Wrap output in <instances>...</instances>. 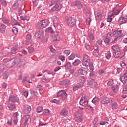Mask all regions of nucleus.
I'll use <instances>...</instances> for the list:
<instances>
[{
	"label": "nucleus",
	"instance_id": "6e6d98bb",
	"mask_svg": "<svg viewBox=\"0 0 127 127\" xmlns=\"http://www.w3.org/2000/svg\"><path fill=\"white\" fill-rule=\"evenodd\" d=\"M103 44V41L102 40H99L97 41L96 45H102Z\"/></svg>",
	"mask_w": 127,
	"mask_h": 127
},
{
	"label": "nucleus",
	"instance_id": "7ed1b4c3",
	"mask_svg": "<svg viewBox=\"0 0 127 127\" xmlns=\"http://www.w3.org/2000/svg\"><path fill=\"white\" fill-rule=\"evenodd\" d=\"M49 23H50V22H49L48 20H42L37 23V27L40 29H43V28H45V27L48 26Z\"/></svg>",
	"mask_w": 127,
	"mask_h": 127
},
{
	"label": "nucleus",
	"instance_id": "ea45409f",
	"mask_svg": "<svg viewBox=\"0 0 127 127\" xmlns=\"http://www.w3.org/2000/svg\"><path fill=\"white\" fill-rule=\"evenodd\" d=\"M12 30L14 34H17V33H18V29L15 27H13Z\"/></svg>",
	"mask_w": 127,
	"mask_h": 127
},
{
	"label": "nucleus",
	"instance_id": "a211bd4d",
	"mask_svg": "<svg viewBox=\"0 0 127 127\" xmlns=\"http://www.w3.org/2000/svg\"><path fill=\"white\" fill-rule=\"evenodd\" d=\"M121 12V11L118 9H113L112 11L109 12V14L114 16V15H118L119 13Z\"/></svg>",
	"mask_w": 127,
	"mask_h": 127
},
{
	"label": "nucleus",
	"instance_id": "a18cd8bd",
	"mask_svg": "<svg viewBox=\"0 0 127 127\" xmlns=\"http://www.w3.org/2000/svg\"><path fill=\"white\" fill-rule=\"evenodd\" d=\"M0 1L3 6H6L7 5V3H6V1L5 0H0Z\"/></svg>",
	"mask_w": 127,
	"mask_h": 127
},
{
	"label": "nucleus",
	"instance_id": "9b49d317",
	"mask_svg": "<svg viewBox=\"0 0 127 127\" xmlns=\"http://www.w3.org/2000/svg\"><path fill=\"white\" fill-rule=\"evenodd\" d=\"M118 22L120 24L126 23V22H127V15L124 16V15H122V16L119 18Z\"/></svg>",
	"mask_w": 127,
	"mask_h": 127
},
{
	"label": "nucleus",
	"instance_id": "e433bc0d",
	"mask_svg": "<svg viewBox=\"0 0 127 127\" xmlns=\"http://www.w3.org/2000/svg\"><path fill=\"white\" fill-rule=\"evenodd\" d=\"M81 87V84L79 83H77L76 85L73 88V91L75 92V91H77L79 88Z\"/></svg>",
	"mask_w": 127,
	"mask_h": 127
},
{
	"label": "nucleus",
	"instance_id": "c03bdc74",
	"mask_svg": "<svg viewBox=\"0 0 127 127\" xmlns=\"http://www.w3.org/2000/svg\"><path fill=\"white\" fill-rule=\"evenodd\" d=\"M88 37L89 38L90 40H94V35L91 33H89L88 34Z\"/></svg>",
	"mask_w": 127,
	"mask_h": 127
},
{
	"label": "nucleus",
	"instance_id": "2f4dec72",
	"mask_svg": "<svg viewBox=\"0 0 127 127\" xmlns=\"http://www.w3.org/2000/svg\"><path fill=\"white\" fill-rule=\"evenodd\" d=\"M50 81V79L48 77H43L42 79V81L43 83H48Z\"/></svg>",
	"mask_w": 127,
	"mask_h": 127
},
{
	"label": "nucleus",
	"instance_id": "f03ea898",
	"mask_svg": "<svg viewBox=\"0 0 127 127\" xmlns=\"http://www.w3.org/2000/svg\"><path fill=\"white\" fill-rule=\"evenodd\" d=\"M113 35L115 37L114 40V43H116L117 41H119L121 38L126 36L127 33L123 30H117L113 32Z\"/></svg>",
	"mask_w": 127,
	"mask_h": 127
},
{
	"label": "nucleus",
	"instance_id": "6e6552de",
	"mask_svg": "<svg viewBox=\"0 0 127 127\" xmlns=\"http://www.w3.org/2000/svg\"><path fill=\"white\" fill-rule=\"evenodd\" d=\"M44 33L43 31L41 30H37L35 34V36L36 38L41 39V38H43Z\"/></svg>",
	"mask_w": 127,
	"mask_h": 127
},
{
	"label": "nucleus",
	"instance_id": "6ab92c4d",
	"mask_svg": "<svg viewBox=\"0 0 127 127\" xmlns=\"http://www.w3.org/2000/svg\"><path fill=\"white\" fill-rule=\"evenodd\" d=\"M120 80L122 83H126L127 81V72H126L122 76L120 77Z\"/></svg>",
	"mask_w": 127,
	"mask_h": 127
},
{
	"label": "nucleus",
	"instance_id": "13d9d810",
	"mask_svg": "<svg viewBox=\"0 0 127 127\" xmlns=\"http://www.w3.org/2000/svg\"><path fill=\"white\" fill-rule=\"evenodd\" d=\"M50 51H51V52H53V53H55V49H54V48H53V47H52V46H50L49 47Z\"/></svg>",
	"mask_w": 127,
	"mask_h": 127
},
{
	"label": "nucleus",
	"instance_id": "bf43d9fd",
	"mask_svg": "<svg viewBox=\"0 0 127 127\" xmlns=\"http://www.w3.org/2000/svg\"><path fill=\"white\" fill-rule=\"evenodd\" d=\"M98 117H96L94 118V121H93V125H97V123H98Z\"/></svg>",
	"mask_w": 127,
	"mask_h": 127
},
{
	"label": "nucleus",
	"instance_id": "4be33fe9",
	"mask_svg": "<svg viewBox=\"0 0 127 127\" xmlns=\"http://www.w3.org/2000/svg\"><path fill=\"white\" fill-rule=\"evenodd\" d=\"M30 40H31V35L28 34L26 36L25 40L24 41V44L27 45L29 42H30Z\"/></svg>",
	"mask_w": 127,
	"mask_h": 127
},
{
	"label": "nucleus",
	"instance_id": "1a4fd4ad",
	"mask_svg": "<svg viewBox=\"0 0 127 127\" xmlns=\"http://www.w3.org/2000/svg\"><path fill=\"white\" fill-rule=\"evenodd\" d=\"M112 37H113V35H112V33H108L107 34V36L103 38V40L105 43H109V42L112 40Z\"/></svg>",
	"mask_w": 127,
	"mask_h": 127
},
{
	"label": "nucleus",
	"instance_id": "a878e982",
	"mask_svg": "<svg viewBox=\"0 0 127 127\" xmlns=\"http://www.w3.org/2000/svg\"><path fill=\"white\" fill-rule=\"evenodd\" d=\"M113 56L115 58H119L121 56V52L118 51L117 52H113Z\"/></svg>",
	"mask_w": 127,
	"mask_h": 127
},
{
	"label": "nucleus",
	"instance_id": "603ef678",
	"mask_svg": "<svg viewBox=\"0 0 127 127\" xmlns=\"http://www.w3.org/2000/svg\"><path fill=\"white\" fill-rule=\"evenodd\" d=\"M106 58H107V59H110L111 58V52H107V54L106 55Z\"/></svg>",
	"mask_w": 127,
	"mask_h": 127
},
{
	"label": "nucleus",
	"instance_id": "7c9ffc66",
	"mask_svg": "<svg viewBox=\"0 0 127 127\" xmlns=\"http://www.w3.org/2000/svg\"><path fill=\"white\" fill-rule=\"evenodd\" d=\"M8 108L11 111H12L13 109L15 108V106L13 105V104H11V103H8Z\"/></svg>",
	"mask_w": 127,
	"mask_h": 127
},
{
	"label": "nucleus",
	"instance_id": "412c9836",
	"mask_svg": "<svg viewBox=\"0 0 127 127\" xmlns=\"http://www.w3.org/2000/svg\"><path fill=\"white\" fill-rule=\"evenodd\" d=\"M93 55L95 57L99 56V47L95 46L94 47V51L92 53Z\"/></svg>",
	"mask_w": 127,
	"mask_h": 127
},
{
	"label": "nucleus",
	"instance_id": "72a5a7b5",
	"mask_svg": "<svg viewBox=\"0 0 127 127\" xmlns=\"http://www.w3.org/2000/svg\"><path fill=\"white\" fill-rule=\"evenodd\" d=\"M64 67H66L69 70L72 68V64H71V63L67 62L64 65Z\"/></svg>",
	"mask_w": 127,
	"mask_h": 127
},
{
	"label": "nucleus",
	"instance_id": "338daca9",
	"mask_svg": "<svg viewBox=\"0 0 127 127\" xmlns=\"http://www.w3.org/2000/svg\"><path fill=\"white\" fill-rule=\"evenodd\" d=\"M3 56H7L8 55V52L7 51H4L3 52Z\"/></svg>",
	"mask_w": 127,
	"mask_h": 127
},
{
	"label": "nucleus",
	"instance_id": "393cba45",
	"mask_svg": "<svg viewBox=\"0 0 127 127\" xmlns=\"http://www.w3.org/2000/svg\"><path fill=\"white\" fill-rule=\"evenodd\" d=\"M6 28V26L3 24H1L0 25V32L1 33H4L5 32V29Z\"/></svg>",
	"mask_w": 127,
	"mask_h": 127
},
{
	"label": "nucleus",
	"instance_id": "20e7f679",
	"mask_svg": "<svg viewBox=\"0 0 127 127\" xmlns=\"http://www.w3.org/2000/svg\"><path fill=\"white\" fill-rule=\"evenodd\" d=\"M79 104L80 106H82V107H84L86 108L87 110H93V107L91 106V105H89V102L88 101L81 98L79 101Z\"/></svg>",
	"mask_w": 127,
	"mask_h": 127
},
{
	"label": "nucleus",
	"instance_id": "69168bd1",
	"mask_svg": "<svg viewBox=\"0 0 127 127\" xmlns=\"http://www.w3.org/2000/svg\"><path fill=\"white\" fill-rule=\"evenodd\" d=\"M23 95L25 98H27L28 97V91H26L23 92Z\"/></svg>",
	"mask_w": 127,
	"mask_h": 127
},
{
	"label": "nucleus",
	"instance_id": "c85d7f7f",
	"mask_svg": "<svg viewBox=\"0 0 127 127\" xmlns=\"http://www.w3.org/2000/svg\"><path fill=\"white\" fill-rule=\"evenodd\" d=\"M81 64V61L79 59L76 60L73 63H72L73 66H78V65Z\"/></svg>",
	"mask_w": 127,
	"mask_h": 127
},
{
	"label": "nucleus",
	"instance_id": "39448f33",
	"mask_svg": "<svg viewBox=\"0 0 127 127\" xmlns=\"http://www.w3.org/2000/svg\"><path fill=\"white\" fill-rule=\"evenodd\" d=\"M90 63H91L90 57L86 54L83 55L82 58V65L85 66V67H88Z\"/></svg>",
	"mask_w": 127,
	"mask_h": 127
},
{
	"label": "nucleus",
	"instance_id": "052dcab7",
	"mask_svg": "<svg viewBox=\"0 0 127 127\" xmlns=\"http://www.w3.org/2000/svg\"><path fill=\"white\" fill-rule=\"evenodd\" d=\"M59 59H60L62 61H64L65 60V56H60L59 57Z\"/></svg>",
	"mask_w": 127,
	"mask_h": 127
},
{
	"label": "nucleus",
	"instance_id": "864d4df0",
	"mask_svg": "<svg viewBox=\"0 0 127 127\" xmlns=\"http://www.w3.org/2000/svg\"><path fill=\"white\" fill-rule=\"evenodd\" d=\"M114 84V81L113 80H111L107 83V86H112V85Z\"/></svg>",
	"mask_w": 127,
	"mask_h": 127
},
{
	"label": "nucleus",
	"instance_id": "473e14b6",
	"mask_svg": "<svg viewBox=\"0 0 127 127\" xmlns=\"http://www.w3.org/2000/svg\"><path fill=\"white\" fill-rule=\"evenodd\" d=\"M20 63V59H17L14 60L12 63L13 65H18V64H19Z\"/></svg>",
	"mask_w": 127,
	"mask_h": 127
},
{
	"label": "nucleus",
	"instance_id": "3c124183",
	"mask_svg": "<svg viewBox=\"0 0 127 127\" xmlns=\"http://www.w3.org/2000/svg\"><path fill=\"white\" fill-rule=\"evenodd\" d=\"M86 24L87 25H90V23H91V18H86Z\"/></svg>",
	"mask_w": 127,
	"mask_h": 127
},
{
	"label": "nucleus",
	"instance_id": "5fc2aeb1",
	"mask_svg": "<svg viewBox=\"0 0 127 127\" xmlns=\"http://www.w3.org/2000/svg\"><path fill=\"white\" fill-rule=\"evenodd\" d=\"M28 52L30 54L32 53L33 52H34V49L32 47H30L28 49Z\"/></svg>",
	"mask_w": 127,
	"mask_h": 127
},
{
	"label": "nucleus",
	"instance_id": "79ce46f5",
	"mask_svg": "<svg viewBox=\"0 0 127 127\" xmlns=\"http://www.w3.org/2000/svg\"><path fill=\"white\" fill-rule=\"evenodd\" d=\"M49 114H50V111L49 109H45L43 113V115H44V116L49 115Z\"/></svg>",
	"mask_w": 127,
	"mask_h": 127
},
{
	"label": "nucleus",
	"instance_id": "bb28decb",
	"mask_svg": "<svg viewBox=\"0 0 127 127\" xmlns=\"http://www.w3.org/2000/svg\"><path fill=\"white\" fill-rule=\"evenodd\" d=\"M112 50H113V51H115V52L117 51H120V48L119 47V45H115L112 46Z\"/></svg>",
	"mask_w": 127,
	"mask_h": 127
},
{
	"label": "nucleus",
	"instance_id": "cd10ccee",
	"mask_svg": "<svg viewBox=\"0 0 127 127\" xmlns=\"http://www.w3.org/2000/svg\"><path fill=\"white\" fill-rule=\"evenodd\" d=\"M60 115L61 116H67L68 115V111L65 109H63L60 112Z\"/></svg>",
	"mask_w": 127,
	"mask_h": 127
},
{
	"label": "nucleus",
	"instance_id": "dca6fc26",
	"mask_svg": "<svg viewBox=\"0 0 127 127\" xmlns=\"http://www.w3.org/2000/svg\"><path fill=\"white\" fill-rule=\"evenodd\" d=\"M84 118L83 117V116L81 115L77 114V113L75 115V120L76 122H77V123H81L82 121Z\"/></svg>",
	"mask_w": 127,
	"mask_h": 127
},
{
	"label": "nucleus",
	"instance_id": "c756f323",
	"mask_svg": "<svg viewBox=\"0 0 127 127\" xmlns=\"http://www.w3.org/2000/svg\"><path fill=\"white\" fill-rule=\"evenodd\" d=\"M112 89L115 93H118L119 91V86L118 85H114L112 86Z\"/></svg>",
	"mask_w": 127,
	"mask_h": 127
},
{
	"label": "nucleus",
	"instance_id": "58836bf2",
	"mask_svg": "<svg viewBox=\"0 0 127 127\" xmlns=\"http://www.w3.org/2000/svg\"><path fill=\"white\" fill-rule=\"evenodd\" d=\"M98 102H99V98L97 97L94 98L92 100V103L94 104V105H96L97 103H98Z\"/></svg>",
	"mask_w": 127,
	"mask_h": 127
},
{
	"label": "nucleus",
	"instance_id": "b1692460",
	"mask_svg": "<svg viewBox=\"0 0 127 127\" xmlns=\"http://www.w3.org/2000/svg\"><path fill=\"white\" fill-rule=\"evenodd\" d=\"M74 6H76L78 9H80V8H83V5L81 3V2L78 1L74 2V4L73 5Z\"/></svg>",
	"mask_w": 127,
	"mask_h": 127
},
{
	"label": "nucleus",
	"instance_id": "8fccbe9b",
	"mask_svg": "<svg viewBox=\"0 0 127 127\" xmlns=\"http://www.w3.org/2000/svg\"><path fill=\"white\" fill-rule=\"evenodd\" d=\"M64 54H66V55H69L70 53H71V51L70 50H65L64 51Z\"/></svg>",
	"mask_w": 127,
	"mask_h": 127
},
{
	"label": "nucleus",
	"instance_id": "0e129e2a",
	"mask_svg": "<svg viewBox=\"0 0 127 127\" xmlns=\"http://www.w3.org/2000/svg\"><path fill=\"white\" fill-rule=\"evenodd\" d=\"M83 12L84 13H89L90 12V10H89V9H88V8H85L83 9Z\"/></svg>",
	"mask_w": 127,
	"mask_h": 127
},
{
	"label": "nucleus",
	"instance_id": "9d476101",
	"mask_svg": "<svg viewBox=\"0 0 127 127\" xmlns=\"http://www.w3.org/2000/svg\"><path fill=\"white\" fill-rule=\"evenodd\" d=\"M76 24V20L72 18H69L67 20V25L70 27H73Z\"/></svg>",
	"mask_w": 127,
	"mask_h": 127
},
{
	"label": "nucleus",
	"instance_id": "4c0bfd02",
	"mask_svg": "<svg viewBox=\"0 0 127 127\" xmlns=\"http://www.w3.org/2000/svg\"><path fill=\"white\" fill-rule=\"evenodd\" d=\"M45 32H47L48 33H53V30L52 29V28L51 27H49L47 28L45 30Z\"/></svg>",
	"mask_w": 127,
	"mask_h": 127
},
{
	"label": "nucleus",
	"instance_id": "49530a36",
	"mask_svg": "<svg viewBox=\"0 0 127 127\" xmlns=\"http://www.w3.org/2000/svg\"><path fill=\"white\" fill-rule=\"evenodd\" d=\"M18 7V3L15 2L12 5V8L14 10L16 9Z\"/></svg>",
	"mask_w": 127,
	"mask_h": 127
},
{
	"label": "nucleus",
	"instance_id": "09e8293b",
	"mask_svg": "<svg viewBox=\"0 0 127 127\" xmlns=\"http://www.w3.org/2000/svg\"><path fill=\"white\" fill-rule=\"evenodd\" d=\"M22 7H19L18 8V15L20 16L21 14H22Z\"/></svg>",
	"mask_w": 127,
	"mask_h": 127
},
{
	"label": "nucleus",
	"instance_id": "de8ad7c7",
	"mask_svg": "<svg viewBox=\"0 0 127 127\" xmlns=\"http://www.w3.org/2000/svg\"><path fill=\"white\" fill-rule=\"evenodd\" d=\"M112 109L116 110V109H118V104L117 103H114L112 104Z\"/></svg>",
	"mask_w": 127,
	"mask_h": 127
},
{
	"label": "nucleus",
	"instance_id": "f257e3e1",
	"mask_svg": "<svg viewBox=\"0 0 127 127\" xmlns=\"http://www.w3.org/2000/svg\"><path fill=\"white\" fill-rule=\"evenodd\" d=\"M54 3H56V5L50 10V12H53V11H55V10L58 11V10H60L61 8H62L61 1L56 0H51L50 6H52Z\"/></svg>",
	"mask_w": 127,
	"mask_h": 127
},
{
	"label": "nucleus",
	"instance_id": "2eb2a0df",
	"mask_svg": "<svg viewBox=\"0 0 127 127\" xmlns=\"http://www.w3.org/2000/svg\"><path fill=\"white\" fill-rule=\"evenodd\" d=\"M112 102H113V100H110V99L108 97H102L101 98V104H110V103H112Z\"/></svg>",
	"mask_w": 127,
	"mask_h": 127
},
{
	"label": "nucleus",
	"instance_id": "c9c22d12",
	"mask_svg": "<svg viewBox=\"0 0 127 127\" xmlns=\"http://www.w3.org/2000/svg\"><path fill=\"white\" fill-rule=\"evenodd\" d=\"M113 16L108 13V18L107 19V22H112V20L113 19Z\"/></svg>",
	"mask_w": 127,
	"mask_h": 127
},
{
	"label": "nucleus",
	"instance_id": "37998d69",
	"mask_svg": "<svg viewBox=\"0 0 127 127\" xmlns=\"http://www.w3.org/2000/svg\"><path fill=\"white\" fill-rule=\"evenodd\" d=\"M68 60H74L75 59V54H71L68 57Z\"/></svg>",
	"mask_w": 127,
	"mask_h": 127
},
{
	"label": "nucleus",
	"instance_id": "f3484780",
	"mask_svg": "<svg viewBox=\"0 0 127 127\" xmlns=\"http://www.w3.org/2000/svg\"><path fill=\"white\" fill-rule=\"evenodd\" d=\"M18 101V98L15 97L13 95H11L9 97V101L8 103H15V102H17Z\"/></svg>",
	"mask_w": 127,
	"mask_h": 127
},
{
	"label": "nucleus",
	"instance_id": "774afa93",
	"mask_svg": "<svg viewBox=\"0 0 127 127\" xmlns=\"http://www.w3.org/2000/svg\"><path fill=\"white\" fill-rule=\"evenodd\" d=\"M123 94H127V87H124L123 89Z\"/></svg>",
	"mask_w": 127,
	"mask_h": 127
},
{
	"label": "nucleus",
	"instance_id": "f704fd0d",
	"mask_svg": "<svg viewBox=\"0 0 127 127\" xmlns=\"http://www.w3.org/2000/svg\"><path fill=\"white\" fill-rule=\"evenodd\" d=\"M2 21L3 23H5V24H7V23H10V20L7 19L6 18H2Z\"/></svg>",
	"mask_w": 127,
	"mask_h": 127
},
{
	"label": "nucleus",
	"instance_id": "e2e57ef3",
	"mask_svg": "<svg viewBox=\"0 0 127 127\" xmlns=\"http://www.w3.org/2000/svg\"><path fill=\"white\" fill-rule=\"evenodd\" d=\"M59 24V23H58V21L53 22V25L55 28L58 26Z\"/></svg>",
	"mask_w": 127,
	"mask_h": 127
},
{
	"label": "nucleus",
	"instance_id": "680f3d73",
	"mask_svg": "<svg viewBox=\"0 0 127 127\" xmlns=\"http://www.w3.org/2000/svg\"><path fill=\"white\" fill-rule=\"evenodd\" d=\"M3 62H7V64H10V63H11V62H10L9 61V60H8V59H4L3 60Z\"/></svg>",
	"mask_w": 127,
	"mask_h": 127
},
{
	"label": "nucleus",
	"instance_id": "aec40b11",
	"mask_svg": "<svg viewBox=\"0 0 127 127\" xmlns=\"http://www.w3.org/2000/svg\"><path fill=\"white\" fill-rule=\"evenodd\" d=\"M95 16L96 20H101V19H102L103 18V15H102V13L98 11H96L95 12Z\"/></svg>",
	"mask_w": 127,
	"mask_h": 127
},
{
	"label": "nucleus",
	"instance_id": "423d86ee",
	"mask_svg": "<svg viewBox=\"0 0 127 127\" xmlns=\"http://www.w3.org/2000/svg\"><path fill=\"white\" fill-rule=\"evenodd\" d=\"M87 84L88 85L89 87H90V88H92L95 90H96V89H98V84H97V82H96L95 80L92 78H89L87 80Z\"/></svg>",
	"mask_w": 127,
	"mask_h": 127
},
{
	"label": "nucleus",
	"instance_id": "4d7b16f0",
	"mask_svg": "<svg viewBox=\"0 0 127 127\" xmlns=\"http://www.w3.org/2000/svg\"><path fill=\"white\" fill-rule=\"evenodd\" d=\"M52 19L54 22H57L58 20H57V17L56 16H53L52 17Z\"/></svg>",
	"mask_w": 127,
	"mask_h": 127
},
{
	"label": "nucleus",
	"instance_id": "a19ab883",
	"mask_svg": "<svg viewBox=\"0 0 127 127\" xmlns=\"http://www.w3.org/2000/svg\"><path fill=\"white\" fill-rule=\"evenodd\" d=\"M43 112V107L42 106H39L37 108V113H41Z\"/></svg>",
	"mask_w": 127,
	"mask_h": 127
},
{
	"label": "nucleus",
	"instance_id": "ddd939ff",
	"mask_svg": "<svg viewBox=\"0 0 127 127\" xmlns=\"http://www.w3.org/2000/svg\"><path fill=\"white\" fill-rule=\"evenodd\" d=\"M23 121L24 122V125L26 126L28 124V123H30L31 121V119L30 118V116L29 115H25L23 117Z\"/></svg>",
	"mask_w": 127,
	"mask_h": 127
},
{
	"label": "nucleus",
	"instance_id": "5701e85b",
	"mask_svg": "<svg viewBox=\"0 0 127 127\" xmlns=\"http://www.w3.org/2000/svg\"><path fill=\"white\" fill-rule=\"evenodd\" d=\"M60 40V37L58 35V33L56 32L54 33L53 36V41H59Z\"/></svg>",
	"mask_w": 127,
	"mask_h": 127
},
{
	"label": "nucleus",
	"instance_id": "4468645a",
	"mask_svg": "<svg viewBox=\"0 0 127 127\" xmlns=\"http://www.w3.org/2000/svg\"><path fill=\"white\" fill-rule=\"evenodd\" d=\"M78 72L84 76H86L88 74V68L87 67H81L79 69Z\"/></svg>",
	"mask_w": 127,
	"mask_h": 127
},
{
	"label": "nucleus",
	"instance_id": "f8f14e48",
	"mask_svg": "<svg viewBox=\"0 0 127 127\" xmlns=\"http://www.w3.org/2000/svg\"><path fill=\"white\" fill-rule=\"evenodd\" d=\"M31 112V106L29 105H25L23 110V114L26 115L29 114Z\"/></svg>",
	"mask_w": 127,
	"mask_h": 127
},
{
	"label": "nucleus",
	"instance_id": "0eeeda50",
	"mask_svg": "<svg viewBox=\"0 0 127 127\" xmlns=\"http://www.w3.org/2000/svg\"><path fill=\"white\" fill-rule=\"evenodd\" d=\"M58 97H61L62 100H65L67 99V97H68V95L66 93L65 90H60L57 94Z\"/></svg>",
	"mask_w": 127,
	"mask_h": 127
}]
</instances>
